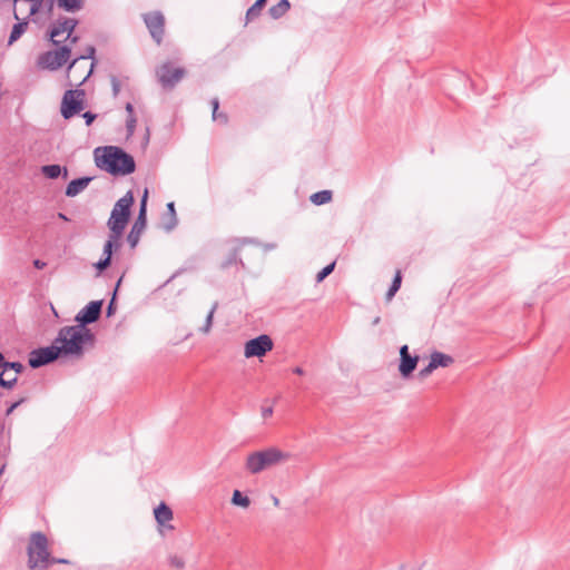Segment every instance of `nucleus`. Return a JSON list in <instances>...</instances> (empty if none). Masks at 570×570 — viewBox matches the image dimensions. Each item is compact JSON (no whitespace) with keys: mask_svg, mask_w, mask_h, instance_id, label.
Returning <instances> with one entry per match:
<instances>
[{"mask_svg":"<svg viewBox=\"0 0 570 570\" xmlns=\"http://www.w3.org/2000/svg\"><path fill=\"white\" fill-rule=\"evenodd\" d=\"M57 6L66 12L75 13L83 8V0H56Z\"/></svg>","mask_w":570,"mask_h":570,"instance_id":"obj_20","label":"nucleus"},{"mask_svg":"<svg viewBox=\"0 0 570 570\" xmlns=\"http://www.w3.org/2000/svg\"><path fill=\"white\" fill-rule=\"evenodd\" d=\"M185 70L183 68H174L169 62L161 65L157 69V77L165 89L174 88L184 77Z\"/></svg>","mask_w":570,"mask_h":570,"instance_id":"obj_12","label":"nucleus"},{"mask_svg":"<svg viewBox=\"0 0 570 570\" xmlns=\"http://www.w3.org/2000/svg\"><path fill=\"white\" fill-rule=\"evenodd\" d=\"M115 311H116L115 297H112L107 306V317H110L115 313Z\"/></svg>","mask_w":570,"mask_h":570,"instance_id":"obj_42","label":"nucleus"},{"mask_svg":"<svg viewBox=\"0 0 570 570\" xmlns=\"http://www.w3.org/2000/svg\"><path fill=\"white\" fill-rule=\"evenodd\" d=\"M262 246H263L264 250H272V249L276 248L275 243H267V244H263Z\"/></svg>","mask_w":570,"mask_h":570,"instance_id":"obj_49","label":"nucleus"},{"mask_svg":"<svg viewBox=\"0 0 570 570\" xmlns=\"http://www.w3.org/2000/svg\"><path fill=\"white\" fill-rule=\"evenodd\" d=\"M242 244H258V242L254 238H244Z\"/></svg>","mask_w":570,"mask_h":570,"instance_id":"obj_50","label":"nucleus"},{"mask_svg":"<svg viewBox=\"0 0 570 570\" xmlns=\"http://www.w3.org/2000/svg\"><path fill=\"white\" fill-rule=\"evenodd\" d=\"M18 381L17 376H13L11 379H4V372L0 373V386L3 389H12Z\"/></svg>","mask_w":570,"mask_h":570,"instance_id":"obj_33","label":"nucleus"},{"mask_svg":"<svg viewBox=\"0 0 570 570\" xmlns=\"http://www.w3.org/2000/svg\"><path fill=\"white\" fill-rule=\"evenodd\" d=\"M217 307H218V303L215 302L213 304L210 311L208 312L207 316H206L204 326H202L199 328V331L203 332L204 334H207V333L210 332V328H212V325H213L214 314H215V311L217 309Z\"/></svg>","mask_w":570,"mask_h":570,"instance_id":"obj_30","label":"nucleus"},{"mask_svg":"<svg viewBox=\"0 0 570 570\" xmlns=\"http://www.w3.org/2000/svg\"><path fill=\"white\" fill-rule=\"evenodd\" d=\"M71 47L63 45L56 50H49L38 57L37 65L41 69L58 70L70 58Z\"/></svg>","mask_w":570,"mask_h":570,"instance_id":"obj_7","label":"nucleus"},{"mask_svg":"<svg viewBox=\"0 0 570 570\" xmlns=\"http://www.w3.org/2000/svg\"><path fill=\"white\" fill-rule=\"evenodd\" d=\"M273 503H274V505H276V507H277V505L279 504V500H278V498L273 497Z\"/></svg>","mask_w":570,"mask_h":570,"instance_id":"obj_58","label":"nucleus"},{"mask_svg":"<svg viewBox=\"0 0 570 570\" xmlns=\"http://www.w3.org/2000/svg\"><path fill=\"white\" fill-rule=\"evenodd\" d=\"M95 55H96V48H95L94 46H88V47H87V49H86V52H85L83 55H81V56H79V57L75 58V59L71 61V63H70V66H69V68H68L69 70H71L72 68H75V67H76V65H77L80 60H86V59H90V60H92L91 66H90V69L88 70V72L86 73V76L82 78V80H81V81H79V82L77 83V86H78V87H79V86H81V85H83V83L87 81V79L91 76L92 70H94V67H95Z\"/></svg>","mask_w":570,"mask_h":570,"instance_id":"obj_16","label":"nucleus"},{"mask_svg":"<svg viewBox=\"0 0 570 570\" xmlns=\"http://www.w3.org/2000/svg\"><path fill=\"white\" fill-rule=\"evenodd\" d=\"M154 514L159 525H165L173 519V511L165 502L155 508Z\"/></svg>","mask_w":570,"mask_h":570,"instance_id":"obj_18","label":"nucleus"},{"mask_svg":"<svg viewBox=\"0 0 570 570\" xmlns=\"http://www.w3.org/2000/svg\"><path fill=\"white\" fill-rule=\"evenodd\" d=\"M134 202V194L131 190H128L121 198H119L115 203L110 217L107 222L109 230L115 233V235H122L128 224L130 217V209Z\"/></svg>","mask_w":570,"mask_h":570,"instance_id":"obj_5","label":"nucleus"},{"mask_svg":"<svg viewBox=\"0 0 570 570\" xmlns=\"http://www.w3.org/2000/svg\"><path fill=\"white\" fill-rule=\"evenodd\" d=\"M63 171H65V177H67V175H68L67 168H63Z\"/></svg>","mask_w":570,"mask_h":570,"instance_id":"obj_61","label":"nucleus"},{"mask_svg":"<svg viewBox=\"0 0 570 570\" xmlns=\"http://www.w3.org/2000/svg\"><path fill=\"white\" fill-rule=\"evenodd\" d=\"M272 414H273V407L272 406H267V407H263L262 409V416L264 419L269 417Z\"/></svg>","mask_w":570,"mask_h":570,"instance_id":"obj_43","label":"nucleus"},{"mask_svg":"<svg viewBox=\"0 0 570 570\" xmlns=\"http://www.w3.org/2000/svg\"><path fill=\"white\" fill-rule=\"evenodd\" d=\"M42 174L49 179H56L61 175L62 168L60 165H45L41 168Z\"/></svg>","mask_w":570,"mask_h":570,"instance_id":"obj_27","label":"nucleus"},{"mask_svg":"<svg viewBox=\"0 0 570 570\" xmlns=\"http://www.w3.org/2000/svg\"><path fill=\"white\" fill-rule=\"evenodd\" d=\"M227 120H228L227 115L224 112H219L217 121H219L222 124H227Z\"/></svg>","mask_w":570,"mask_h":570,"instance_id":"obj_48","label":"nucleus"},{"mask_svg":"<svg viewBox=\"0 0 570 570\" xmlns=\"http://www.w3.org/2000/svg\"><path fill=\"white\" fill-rule=\"evenodd\" d=\"M26 401V399H20L19 401L12 403L6 411V415L9 416L13 413V411L20 405L22 404L23 402Z\"/></svg>","mask_w":570,"mask_h":570,"instance_id":"obj_41","label":"nucleus"},{"mask_svg":"<svg viewBox=\"0 0 570 570\" xmlns=\"http://www.w3.org/2000/svg\"><path fill=\"white\" fill-rule=\"evenodd\" d=\"M4 469H6V465L3 464V465L0 468V475L3 473Z\"/></svg>","mask_w":570,"mask_h":570,"instance_id":"obj_59","label":"nucleus"},{"mask_svg":"<svg viewBox=\"0 0 570 570\" xmlns=\"http://www.w3.org/2000/svg\"><path fill=\"white\" fill-rule=\"evenodd\" d=\"M0 370H2V372H6L8 370H12L17 374H20L24 370V366L20 362H17V361L10 362V361H6V358H3L2 363H1V368Z\"/></svg>","mask_w":570,"mask_h":570,"instance_id":"obj_31","label":"nucleus"},{"mask_svg":"<svg viewBox=\"0 0 570 570\" xmlns=\"http://www.w3.org/2000/svg\"><path fill=\"white\" fill-rule=\"evenodd\" d=\"M53 341L58 345L61 356L81 357L85 353V345L92 344L95 336L88 327L71 325L61 327Z\"/></svg>","mask_w":570,"mask_h":570,"instance_id":"obj_2","label":"nucleus"},{"mask_svg":"<svg viewBox=\"0 0 570 570\" xmlns=\"http://www.w3.org/2000/svg\"><path fill=\"white\" fill-rule=\"evenodd\" d=\"M430 361L435 370L438 367H448L453 363L452 356L436 351L431 354Z\"/></svg>","mask_w":570,"mask_h":570,"instance_id":"obj_21","label":"nucleus"},{"mask_svg":"<svg viewBox=\"0 0 570 570\" xmlns=\"http://www.w3.org/2000/svg\"><path fill=\"white\" fill-rule=\"evenodd\" d=\"M274 343L269 335L262 334L257 337L248 340L244 346V355L246 358L262 357L273 350Z\"/></svg>","mask_w":570,"mask_h":570,"instance_id":"obj_10","label":"nucleus"},{"mask_svg":"<svg viewBox=\"0 0 570 570\" xmlns=\"http://www.w3.org/2000/svg\"><path fill=\"white\" fill-rule=\"evenodd\" d=\"M291 458L292 454L289 452L271 446L249 453L246 458L245 468L250 474H258L264 470L288 461Z\"/></svg>","mask_w":570,"mask_h":570,"instance_id":"obj_3","label":"nucleus"},{"mask_svg":"<svg viewBox=\"0 0 570 570\" xmlns=\"http://www.w3.org/2000/svg\"><path fill=\"white\" fill-rule=\"evenodd\" d=\"M434 370H435V367H433V364H432V362L430 361V362H429V364H428L424 368H422V370L419 372V374H417V375H419V377H420L421 380H424V379H426L429 375H431V374H432V372H433Z\"/></svg>","mask_w":570,"mask_h":570,"instance_id":"obj_37","label":"nucleus"},{"mask_svg":"<svg viewBox=\"0 0 570 570\" xmlns=\"http://www.w3.org/2000/svg\"><path fill=\"white\" fill-rule=\"evenodd\" d=\"M121 277L118 279L117 284H116V287H115V292H114V295L116 294L118 287L120 286V283H121Z\"/></svg>","mask_w":570,"mask_h":570,"instance_id":"obj_56","label":"nucleus"},{"mask_svg":"<svg viewBox=\"0 0 570 570\" xmlns=\"http://www.w3.org/2000/svg\"><path fill=\"white\" fill-rule=\"evenodd\" d=\"M82 117L85 119V122L87 126H90L97 118V114H94L91 111H86L82 114Z\"/></svg>","mask_w":570,"mask_h":570,"instance_id":"obj_39","label":"nucleus"},{"mask_svg":"<svg viewBox=\"0 0 570 570\" xmlns=\"http://www.w3.org/2000/svg\"><path fill=\"white\" fill-rule=\"evenodd\" d=\"M291 8V3L288 0H279L276 4L272 6L268 9L269 16L277 20L282 18Z\"/></svg>","mask_w":570,"mask_h":570,"instance_id":"obj_22","label":"nucleus"},{"mask_svg":"<svg viewBox=\"0 0 570 570\" xmlns=\"http://www.w3.org/2000/svg\"><path fill=\"white\" fill-rule=\"evenodd\" d=\"M237 262V250L235 249L228 261L224 264V266L232 265Z\"/></svg>","mask_w":570,"mask_h":570,"instance_id":"obj_44","label":"nucleus"},{"mask_svg":"<svg viewBox=\"0 0 570 570\" xmlns=\"http://www.w3.org/2000/svg\"><path fill=\"white\" fill-rule=\"evenodd\" d=\"M58 217L62 220H69V218L63 213H59Z\"/></svg>","mask_w":570,"mask_h":570,"instance_id":"obj_55","label":"nucleus"},{"mask_svg":"<svg viewBox=\"0 0 570 570\" xmlns=\"http://www.w3.org/2000/svg\"><path fill=\"white\" fill-rule=\"evenodd\" d=\"M381 318L377 316L373 320L372 324L375 326L380 323Z\"/></svg>","mask_w":570,"mask_h":570,"instance_id":"obj_57","label":"nucleus"},{"mask_svg":"<svg viewBox=\"0 0 570 570\" xmlns=\"http://www.w3.org/2000/svg\"><path fill=\"white\" fill-rule=\"evenodd\" d=\"M91 180H92V177H87V176L72 179L66 187V191H65L66 196L67 197H76L78 194H80L81 191H83L87 188V186L90 184Z\"/></svg>","mask_w":570,"mask_h":570,"instance_id":"obj_17","label":"nucleus"},{"mask_svg":"<svg viewBox=\"0 0 570 570\" xmlns=\"http://www.w3.org/2000/svg\"><path fill=\"white\" fill-rule=\"evenodd\" d=\"M401 284H402L401 271H396V273L393 277L392 284L385 295V299L387 302H390L395 296V294L397 293V291L401 287Z\"/></svg>","mask_w":570,"mask_h":570,"instance_id":"obj_25","label":"nucleus"},{"mask_svg":"<svg viewBox=\"0 0 570 570\" xmlns=\"http://www.w3.org/2000/svg\"><path fill=\"white\" fill-rule=\"evenodd\" d=\"M142 18L151 38L157 45H160L165 32L164 14L160 11H153L142 14Z\"/></svg>","mask_w":570,"mask_h":570,"instance_id":"obj_13","label":"nucleus"},{"mask_svg":"<svg viewBox=\"0 0 570 570\" xmlns=\"http://www.w3.org/2000/svg\"><path fill=\"white\" fill-rule=\"evenodd\" d=\"M167 210L170 216L169 222L165 225V229L167 232L174 229L178 223L176 210H175V204L173 202L167 204Z\"/></svg>","mask_w":570,"mask_h":570,"instance_id":"obj_29","label":"nucleus"},{"mask_svg":"<svg viewBox=\"0 0 570 570\" xmlns=\"http://www.w3.org/2000/svg\"><path fill=\"white\" fill-rule=\"evenodd\" d=\"M110 82L112 87V95L114 97H117L120 92V82L116 76L111 77Z\"/></svg>","mask_w":570,"mask_h":570,"instance_id":"obj_38","label":"nucleus"},{"mask_svg":"<svg viewBox=\"0 0 570 570\" xmlns=\"http://www.w3.org/2000/svg\"><path fill=\"white\" fill-rule=\"evenodd\" d=\"M232 503L237 507L247 508L250 504L248 497L243 495L239 490H235L232 495Z\"/></svg>","mask_w":570,"mask_h":570,"instance_id":"obj_28","label":"nucleus"},{"mask_svg":"<svg viewBox=\"0 0 570 570\" xmlns=\"http://www.w3.org/2000/svg\"><path fill=\"white\" fill-rule=\"evenodd\" d=\"M50 563L48 539L42 532H33L28 546V566L31 570H45Z\"/></svg>","mask_w":570,"mask_h":570,"instance_id":"obj_4","label":"nucleus"},{"mask_svg":"<svg viewBox=\"0 0 570 570\" xmlns=\"http://www.w3.org/2000/svg\"><path fill=\"white\" fill-rule=\"evenodd\" d=\"M104 301H91L82 309L78 312L75 321L78 326L87 327V325L99 320Z\"/></svg>","mask_w":570,"mask_h":570,"instance_id":"obj_14","label":"nucleus"},{"mask_svg":"<svg viewBox=\"0 0 570 570\" xmlns=\"http://www.w3.org/2000/svg\"><path fill=\"white\" fill-rule=\"evenodd\" d=\"M94 156L97 167L112 176H127L136 170L134 157L118 146L97 147Z\"/></svg>","mask_w":570,"mask_h":570,"instance_id":"obj_1","label":"nucleus"},{"mask_svg":"<svg viewBox=\"0 0 570 570\" xmlns=\"http://www.w3.org/2000/svg\"><path fill=\"white\" fill-rule=\"evenodd\" d=\"M50 562H55V563H69V561L67 559H51Z\"/></svg>","mask_w":570,"mask_h":570,"instance_id":"obj_51","label":"nucleus"},{"mask_svg":"<svg viewBox=\"0 0 570 570\" xmlns=\"http://www.w3.org/2000/svg\"><path fill=\"white\" fill-rule=\"evenodd\" d=\"M218 115H219L218 110H213V112H212L213 120H218Z\"/></svg>","mask_w":570,"mask_h":570,"instance_id":"obj_54","label":"nucleus"},{"mask_svg":"<svg viewBox=\"0 0 570 570\" xmlns=\"http://www.w3.org/2000/svg\"><path fill=\"white\" fill-rule=\"evenodd\" d=\"M121 236L122 235H115V233L110 232L109 237L104 245V257H106L107 259L112 258L114 250L120 247L119 239Z\"/></svg>","mask_w":570,"mask_h":570,"instance_id":"obj_19","label":"nucleus"},{"mask_svg":"<svg viewBox=\"0 0 570 570\" xmlns=\"http://www.w3.org/2000/svg\"><path fill=\"white\" fill-rule=\"evenodd\" d=\"M309 199L313 204L318 205V206L327 204L332 199V191L331 190H321V191L314 193L309 197Z\"/></svg>","mask_w":570,"mask_h":570,"instance_id":"obj_26","label":"nucleus"},{"mask_svg":"<svg viewBox=\"0 0 570 570\" xmlns=\"http://www.w3.org/2000/svg\"><path fill=\"white\" fill-rule=\"evenodd\" d=\"M47 263L41 261V259H35L33 261V266L37 268V269H42L43 267H46Z\"/></svg>","mask_w":570,"mask_h":570,"instance_id":"obj_45","label":"nucleus"},{"mask_svg":"<svg viewBox=\"0 0 570 570\" xmlns=\"http://www.w3.org/2000/svg\"><path fill=\"white\" fill-rule=\"evenodd\" d=\"M31 2H32V4L30 7L29 14L33 16V14H36L39 11V9H40V7L42 4V1H40V0H32Z\"/></svg>","mask_w":570,"mask_h":570,"instance_id":"obj_40","label":"nucleus"},{"mask_svg":"<svg viewBox=\"0 0 570 570\" xmlns=\"http://www.w3.org/2000/svg\"><path fill=\"white\" fill-rule=\"evenodd\" d=\"M60 356L58 345L53 341L50 346L32 350L29 353L28 364L31 368H39L57 361Z\"/></svg>","mask_w":570,"mask_h":570,"instance_id":"obj_8","label":"nucleus"},{"mask_svg":"<svg viewBox=\"0 0 570 570\" xmlns=\"http://www.w3.org/2000/svg\"><path fill=\"white\" fill-rule=\"evenodd\" d=\"M13 16H14V18H16L17 20H19V17H18V14H17L16 10L13 11Z\"/></svg>","mask_w":570,"mask_h":570,"instance_id":"obj_60","label":"nucleus"},{"mask_svg":"<svg viewBox=\"0 0 570 570\" xmlns=\"http://www.w3.org/2000/svg\"><path fill=\"white\" fill-rule=\"evenodd\" d=\"M77 26V19L69 17H60L50 26L48 30V37L52 45L59 46L60 40H58L57 38L63 32H67V38H71V35L73 33Z\"/></svg>","mask_w":570,"mask_h":570,"instance_id":"obj_11","label":"nucleus"},{"mask_svg":"<svg viewBox=\"0 0 570 570\" xmlns=\"http://www.w3.org/2000/svg\"><path fill=\"white\" fill-rule=\"evenodd\" d=\"M267 0H256L255 3L248 8L246 11V23L250 20L257 18L261 14V11L265 7Z\"/></svg>","mask_w":570,"mask_h":570,"instance_id":"obj_24","label":"nucleus"},{"mask_svg":"<svg viewBox=\"0 0 570 570\" xmlns=\"http://www.w3.org/2000/svg\"><path fill=\"white\" fill-rule=\"evenodd\" d=\"M147 197L148 191L146 189L140 199L138 216L127 236V242L129 243L131 248H135L137 246L140 235L147 225Z\"/></svg>","mask_w":570,"mask_h":570,"instance_id":"obj_9","label":"nucleus"},{"mask_svg":"<svg viewBox=\"0 0 570 570\" xmlns=\"http://www.w3.org/2000/svg\"><path fill=\"white\" fill-rule=\"evenodd\" d=\"M335 268V262H332L331 264L323 267L317 274H316V282L321 283L323 282Z\"/></svg>","mask_w":570,"mask_h":570,"instance_id":"obj_32","label":"nucleus"},{"mask_svg":"<svg viewBox=\"0 0 570 570\" xmlns=\"http://www.w3.org/2000/svg\"><path fill=\"white\" fill-rule=\"evenodd\" d=\"M86 91L83 89H68L65 91L60 114L63 119H71L85 109Z\"/></svg>","mask_w":570,"mask_h":570,"instance_id":"obj_6","label":"nucleus"},{"mask_svg":"<svg viewBox=\"0 0 570 570\" xmlns=\"http://www.w3.org/2000/svg\"><path fill=\"white\" fill-rule=\"evenodd\" d=\"M420 361L419 355H411L407 345L400 347L399 372L403 379H409L415 371Z\"/></svg>","mask_w":570,"mask_h":570,"instance_id":"obj_15","label":"nucleus"},{"mask_svg":"<svg viewBox=\"0 0 570 570\" xmlns=\"http://www.w3.org/2000/svg\"><path fill=\"white\" fill-rule=\"evenodd\" d=\"M28 27V21L22 20L13 24L11 33L9 36L8 45L11 46L16 42L26 31Z\"/></svg>","mask_w":570,"mask_h":570,"instance_id":"obj_23","label":"nucleus"},{"mask_svg":"<svg viewBox=\"0 0 570 570\" xmlns=\"http://www.w3.org/2000/svg\"><path fill=\"white\" fill-rule=\"evenodd\" d=\"M125 108H126V111L128 112V116H135L134 115V106H132V104L127 102Z\"/></svg>","mask_w":570,"mask_h":570,"instance_id":"obj_47","label":"nucleus"},{"mask_svg":"<svg viewBox=\"0 0 570 570\" xmlns=\"http://www.w3.org/2000/svg\"><path fill=\"white\" fill-rule=\"evenodd\" d=\"M168 561H169V564L174 568L184 569V567H185V561L179 556L171 554V556H169Z\"/></svg>","mask_w":570,"mask_h":570,"instance_id":"obj_34","label":"nucleus"},{"mask_svg":"<svg viewBox=\"0 0 570 570\" xmlns=\"http://www.w3.org/2000/svg\"><path fill=\"white\" fill-rule=\"evenodd\" d=\"M293 372L297 375H303L304 374V370L299 366H296L295 368H293Z\"/></svg>","mask_w":570,"mask_h":570,"instance_id":"obj_52","label":"nucleus"},{"mask_svg":"<svg viewBox=\"0 0 570 570\" xmlns=\"http://www.w3.org/2000/svg\"><path fill=\"white\" fill-rule=\"evenodd\" d=\"M66 40H69L71 43H76L79 40V37L71 35V38H67Z\"/></svg>","mask_w":570,"mask_h":570,"instance_id":"obj_53","label":"nucleus"},{"mask_svg":"<svg viewBox=\"0 0 570 570\" xmlns=\"http://www.w3.org/2000/svg\"><path fill=\"white\" fill-rule=\"evenodd\" d=\"M137 119L135 116H128L126 120V129L129 136L134 135Z\"/></svg>","mask_w":570,"mask_h":570,"instance_id":"obj_35","label":"nucleus"},{"mask_svg":"<svg viewBox=\"0 0 570 570\" xmlns=\"http://www.w3.org/2000/svg\"><path fill=\"white\" fill-rule=\"evenodd\" d=\"M111 264V259H107L106 257L100 258L96 264L95 267L98 269L99 273L107 269Z\"/></svg>","mask_w":570,"mask_h":570,"instance_id":"obj_36","label":"nucleus"},{"mask_svg":"<svg viewBox=\"0 0 570 570\" xmlns=\"http://www.w3.org/2000/svg\"><path fill=\"white\" fill-rule=\"evenodd\" d=\"M210 105H212V109L213 110H218V108H219V100H218V98H216V97L213 98L210 100Z\"/></svg>","mask_w":570,"mask_h":570,"instance_id":"obj_46","label":"nucleus"}]
</instances>
